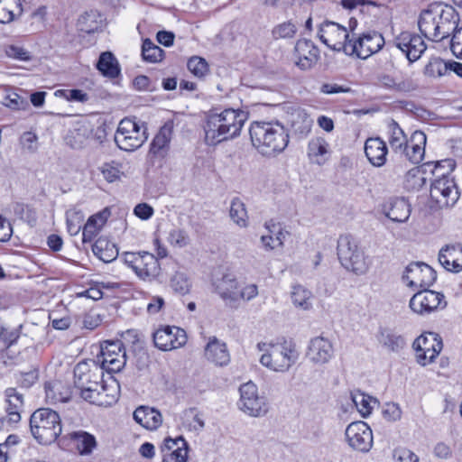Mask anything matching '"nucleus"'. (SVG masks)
<instances>
[{
	"instance_id": "1",
	"label": "nucleus",
	"mask_w": 462,
	"mask_h": 462,
	"mask_svg": "<svg viewBox=\"0 0 462 462\" xmlns=\"http://www.w3.org/2000/svg\"><path fill=\"white\" fill-rule=\"evenodd\" d=\"M459 21V14L453 6L433 3L420 13L418 27L427 40L440 42L450 37Z\"/></svg>"
},
{
	"instance_id": "2",
	"label": "nucleus",
	"mask_w": 462,
	"mask_h": 462,
	"mask_svg": "<svg viewBox=\"0 0 462 462\" xmlns=\"http://www.w3.org/2000/svg\"><path fill=\"white\" fill-rule=\"evenodd\" d=\"M246 118L244 111L231 108L220 112H208L203 125L205 143L215 146L224 141L236 138L240 134Z\"/></svg>"
},
{
	"instance_id": "3",
	"label": "nucleus",
	"mask_w": 462,
	"mask_h": 462,
	"mask_svg": "<svg viewBox=\"0 0 462 462\" xmlns=\"http://www.w3.org/2000/svg\"><path fill=\"white\" fill-rule=\"evenodd\" d=\"M249 134L252 144L263 156H275L289 143V131L278 121L254 122Z\"/></svg>"
},
{
	"instance_id": "4",
	"label": "nucleus",
	"mask_w": 462,
	"mask_h": 462,
	"mask_svg": "<svg viewBox=\"0 0 462 462\" xmlns=\"http://www.w3.org/2000/svg\"><path fill=\"white\" fill-rule=\"evenodd\" d=\"M256 346L259 351L263 352L260 363L274 372H287L299 357L295 344L291 341L259 342Z\"/></svg>"
},
{
	"instance_id": "5",
	"label": "nucleus",
	"mask_w": 462,
	"mask_h": 462,
	"mask_svg": "<svg viewBox=\"0 0 462 462\" xmlns=\"http://www.w3.org/2000/svg\"><path fill=\"white\" fill-rule=\"evenodd\" d=\"M30 430L38 443L52 444L62 431L60 416L51 408L37 409L30 417Z\"/></svg>"
},
{
	"instance_id": "6",
	"label": "nucleus",
	"mask_w": 462,
	"mask_h": 462,
	"mask_svg": "<svg viewBox=\"0 0 462 462\" xmlns=\"http://www.w3.org/2000/svg\"><path fill=\"white\" fill-rule=\"evenodd\" d=\"M337 254L341 265L356 275L369 270L371 262L357 240L350 234L341 235L337 239Z\"/></svg>"
},
{
	"instance_id": "7",
	"label": "nucleus",
	"mask_w": 462,
	"mask_h": 462,
	"mask_svg": "<svg viewBox=\"0 0 462 462\" xmlns=\"http://www.w3.org/2000/svg\"><path fill=\"white\" fill-rule=\"evenodd\" d=\"M104 371L94 359L79 362L74 367V384L80 391V395L85 401H88L92 390L99 387Z\"/></svg>"
},
{
	"instance_id": "8",
	"label": "nucleus",
	"mask_w": 462,
	"mask_h": 462,
	"mask_svg": "<svg viewBox=\"0 0 462 462\" xmlns=\"http://www.w3.org/2000/svg\"><path fill=\"white\" fill-rule=\"evenodd\" d=\"M147 128L134 120L124 118L120 121L115 134V142L124 151L133 152L141 147L147 140Z\"/></svg>"
},
{
	"instance_id": "9",
	"label": "nucleus",
	"mask_w": 462,
	"mask_h": 462,
	"mask_svg": "<svg viewBox=\"0 0 462 462\" xmlns=\"http://www.w3.org/2000/svg\"><path fill=\"white\" fill-rule=\"evenodd\" d=\"M108 374L119 373L126 364V353L120 340L106 341L94 359Z\"/></svg>"
},
{
	"instance_id": "10",
	"label": "nucleus",
	"mask_w": 462,
	"mask_h": 462,
	"mask_svg": "<svg viewBox=\"0 0 462 462\" xmlns=\"http://www.w3.org/2000/svg\"><path fill=\"white\" fill-rule=\"evenodd\" d=\"M430 199L438 208L453 207L458 200L460 193L455 180L446 173H441L430 185Z\"/></svg>"
},
{
	"instance_id": "11",
	"label": "nucleus",
	"mask_w": 462,
	"mask_h": 462,
	"mask_svg": "<svg viewBox=\"0 0 462 462\" xmlns=\"http://www.w3.org/2000/svg\"><path fill=\"white\" fill-rule=\"evenodd\" d=\"M124 261L143 280L154 279L160 273L159 261L149 252H126L124 254Z\"/></svg>"
},
{
	"instance_id": "12",
	"label": "nucleus",
	"mask_w": 462,
	"mask_h": 462,
	"mask_svg": "<svg viewBox=\"0 0 462 462\" xmlns=\"http://www.w3.org/2000/svg\"><path fill=\"white\" fill-rule=\"evenodd\" d=\"M318 37L331 50L347 54L351 39L345 26L335 22L325 21L319 27Z\"/></svg>"
},
{
	"instance_id": "13",
	"label": "nucleus",
	"mask_w": 462,
	"mask_h": 462,
	"mask_svg": "<svg viewBox=\"0 0 462 462\" xmlns=\"http://www.w3.org/2000/svg\"><path fill=\"white\" fill-rule=\"evenodd\" d=\"M239 392L238 405L245 413L253 417H261L267 413L269 407L266 398L259 395L257 386L254 383L242 384Z\"/></svg>"
},
{
	"instance_id": "14",
	"label": "nucleus",
	"mask_w": 462,
	"mask_h": 462,
	"mask_svg": "<svg viewBox=\"0 0 462 462\" xmlns=\"http://www.w3.org/2000/svg\"><path fill=\"white\" fill-rule=\"evenodd\" d=\"M384 45V39L381 33L375 31L364 32L355 40L351 39L346 55H356L365 60L378 52Z\"/></svg>"
},
{
	"instance_id": "15",
	"label": "nucleus",
	"mask_w": 462,
	"mask_h": 462,
	"mask_svg": "<svg viewBox=\"0 0 462 462\" xmlns=\"http://www.w3.org/2000/svg\"><path fill=\"white\" fill-rule=\"evenodd\" d=\"M348 445L356 451L367 453L373 447V432L364 421L351 422L345 431Z\"/></svg>"
},
{
	"instance_id": "16",
	"label": "nucleus",
	"mask_w": 462,
	"mask_h": 462,
	"mask_svg": "<svg viewBox=\"0 0 462 462\" xmlns=\"http://www.w3.org/2000/svg\"><path fill=\"white\" fill-rule=\"evenodd\" d=\"M415 293L410 300V308L418 314H429L439 308L446 307L447 302L444 300V295L428 288Z\"/></svg>"
},
{
	"instance_id": "17",
	"label": "nucleus",
	"mask_w": 462,
	"mask_h": 462,
	"mask_svg": "<svg viewBox=\"0 0 462 462\" xmlns=\"http://www.w3.org/2000/svg\"><path fill=\"white\" fill-rule=\"evenodd\" d=\"M437 279V273L430 265L417 262L410 263L402 275V280L410 287L429 288Z\"/></svg>"
},
{
	"instance_id": "18",
	"label": "nucleus",
	"mask_w": 462,
	"mask_h": 462,
	"mask_svg": "<svg viewBox=\"0 0 462 462\" xmlns=\"http://www.w3.org/2000/svg\"><path fill=\"white\" fill-rule=\"evenodd\" d=\"M186 342V331L179 327L165 326L153 333L154 346L162 351L181 347Z\"/></svg>"
},
{
	"instance_id": "19",
	"label": "nucleus",
	"mask_w": 462,
	"mask_h": 462,
	"mask_svg": "<svg viewBox=\"0 0 462 462\" xmlns=\"http://www.w3.org/2000/svg\"><path fill=\"white\" fill-rule=\"evenodd\" d=\"M393 42L406 55L410 62L419 60L427 49L425 42L420 35L409 32L400 33Z\"/></svg>"
},
{
	"instance_id": "20",
	"label": "nucleus",
	"mask_w": 462,
	"mask_h": 462,
	"mask_svg": "<svg viewBox=\"0 0 462 462\" xmlns=\"http://www.w3.org/2000/svg\"><path fill=\"white\" fill-rule=\"evenodd\" d=\"M214 291L226 302L233 306L237 302L238 282L235 274L223 273L220 276L215 275L212 280Z\"/></svg>"
},
{
	"instance_id": "21",
	"label": "nucleus",
	"mask_w": 462,
	"mask_h": 462,
	"mask_svg": "<svg viewBox=\"0 0 462 462\" xmlns=\"http://www.w3.org/2000/svg\"><path fill=\"white\" fill-rule=\"evenodd\" d=\"M306 356L315 365H325L334 356L333 344L327 337H315L309 343Z\"/></svg>"
},
{
	"instance_id": "22",
	"label": "nucleus",
	"mask_w": 462,
	"mask_h": 462,
	"mask_svg": "<svg viewBox=\"0 0 462 462\" xmlns=\"http://www.w3.org/2000/svg\"><path fill=\"white\" fill-rule=\"evenodd\" d=\"M296 66L301 70L312 69L319 59V50L310 40H298L295 47Z\"/></svg>"
},
{
	"instance_id": "23",
	"label": "nucleus",
	"mask_w": 462,
	"mask_h": 462,
	"mask_svg": "<svg viewBox=\"0 0 462 462\" xmlns=\"http://www.w3.org/2000/svg\"><path fill=\"white\" fill-rule=\"evenodd\" d=\"M162 462H187L189 445L183 437H168L161 447Z\"/></svg>"
},
{
	"instance_id": "24",
	"label": "nucleus",
	"mask_w": 462,
	"mask_h": 462,
	"mask_svg": "<svg viewBox=\"0 0 462 462\" xmlns=\"http://www.w3.org/2000/svg\"><path fill=\"white\" fill-rule=\"evenodd\" d=\"M439 262L448 272H462V245H448L442 247L439 253Z\"/></svg>"
},
{
	"instance_id": "25",
	"label": "nucleus",
	"mask_w": 462,
	"mask_h": 462,
	"mask_svg": "<svg viewBox=\"0 0 462 462\" xmlns=\"http://www.w3.org/2000/svg\"><path fill=\"white\" fill-rule=\"evenodd\" d=\"M173 132L174 123L172 120H168L154 136L151 143L150 152L155 156L165 157L170 149Z\"/></svg>"
},
{
	"instance_id": "26",
	"label": "nucleus",
	"mask_w": 462,
	"mask_h": 462,
	"mask_svg": "<svg viewBox=\"0 0 462 462\" xmlns=\"http://www.w3.org/2000/svg\"><path fill=\"white\" fill-rule=\"evenodd\" d=\"M427 137L426 134L421 131H415L410 140L407 142L405 151H402L400 153L404 155L407 160L414 164L420 163L425 153Z\"/></svg>"
},
{
	"instance_id": "27",
	"label": "nucleus",
	"mask_w": 462,
	"mask_h": 462,
	"mask_svg": "<svg viewBox=\"0 0 462 462\" xmlns=\"http://www.w3.org/2000/svg\"><path fill=\"white\" fill-rule=\"evenodd\" d=\"M383 212L392 221L403 223L409 219L411 206L405 199L394 198L383 205Z\"/></svg>"
},
{
	"instance_id": "28",
	"label": "nucleus",
	"mask_w": 462,
	"mask_h": 462,
	"mask_svg": "<svg viewBox=\"0 0 462 462\" xmlns=\"http://www.w3.org/2000/svg\"><path fill=\"white\" fill-rule=\"evenodd\" d=\"M205 356L216 365L224 366L229 364L230 355L226 343L218 340L216 337L209 338L205 347Z\"/></svg>"
},
{
	"instance_id": "29",
	"label": "nucleus",
	"mask_w": 462,
	"mask_h": 462,
	"mask_svg": "<svg viewBox=\"0 0 462 462\" xmlns=\"http://www.w3.org/2000/svg\"><path fill=\"white\" fill-rule=\"evenodd\" d=\"M388 149L380 137L368 138L365 143V153L368 161L376 167L384 165Z\"/></svg>"
},
{
	"instance_id": "30",
	"label": "nucleus",
	"mask_w": 462,
	"mask_h": 462,
	"mask_svg": "<svg viewBox=\"0 0 462 462\" xmlns=\"http://www.w3.org/2000/svg\"><path fill=\"white\" fill-rule=\"evenodd\" d=\"M134 419L143 428L153 430L162 422V416L159 411L148 406H140L134 411Z\"/></svg>"
},
{
	"instance_id": "31",
	"label": "nucleus",
	"mask_w": 462,
	"mask_h": 462,
	"mask_svg": "<svg viewBox=\"0 0 462 462\" xmlns=\"http://www.w3.org/2000/svg\"><path fill=\"white\" fill-rule=\"evenodd\" d=\"M378 81L384 88L397 92H411L418 88L417 82L411 75H405L397 80L391 75L382 74L378 77Z\"/></svg>"
},
{
	"instance_id": "32",
	"label": "nucleus",
	"mask_w": 462,
	"mask_h": 462,
	"mask_svg": "<svg viewBox=\"0 0 462 462\" xmlns=\"http://www.w3.org/2000/svg\"><path fill=\"white\" fill-rule=\"evenodd\" d=\"M119 386L116 389H110V387L102 383L97 390H92L91 395H88L87 402L98 405V406H111L118 400Z\"/></svg>"
},
{
	"instance_id": "33",
	"label": "nucleus",
	"mask_w": 462,
	"mask_h": 462,
	"mask_svg": "<svg viewBox=\"0 0 462 462\" xmlns=\"http://www.w3.org/2000/svg\"><path fill=\"white\" fill-rule=\"evenodd\" d=\"M44 389L46 401L51 404L67 402L71 398L69 387L63 384L60 381L47 383Z\"/></svg>"
},
{
	"instance_id": "34",
	"label": "nucleus",
	"mask_w": 462,
	"mask_h": 462,
	"mask_svg": "<svg viewBox=\"0 0 462 462\" xmlns=\"http://www.w3.org/2000/svg\"><path fill=\"white\" fill-rule=\"evenodd\" d=\"M376 338L383 347L391 352H399L406 345L402 336L389 328H380Z\"/></svg>"
},
{
	"instance_id": "35",
	"label": "nucleus",
	"mask_w": 462,
	"mask_h": 462,
	"mask_svg": "<svg viewBox=\"0 0 462 462\" xmlns=\"http://www.w3.org/2000/svg\"><path fill=\"white\" fill-rule=\"evenodd\" d=\"M93 254L104 263H111L118 256L116 245L106 237H99L92 245Z\"/></svg>"
},
{
	"instance_id": "36",
	"label": "nucleus",
	"mask_w": 462,
	"mask_h": 462,
	"mask_svg": "<svg viewBox=\"0 0 462 462\" xmlns=\"http://www.w3.org/2000/svg\"><path fill=\"white\" fill-rule=\"evenodd\" d=\"M97 69L100 73L109 79H116L120 75V66L115 57L110 51L102 52L97 63Z\"/></svg>"
},
{
	"instance_id": "37",
	"label": "nucleus",
	"mask_w": 462,
	"mask_h": 462,
	"mask_svg": "<svg viewBox=\"0 0 462 462\" xmlns=\"http://www.w3.org/2000/svg\"><path fill=\"white\" fill-rule=\"evenodd\" d=\"M388 143L391 149L397 153L405 151L407 146V136L397 122L391 120L387 125Z\"/></svg>"
},
{
	"instance_id": "38",
	"label": "nucleus",
	"mask_w": 462,
	"mask_h": 462,
	"mask_svg": "<svg viewBox=\"0 0 462 462\" xmlns=\"http://www.w3.org/2000/svg\"><path fill=\"white\" fill-rule=\"evenodd\" d=\"M69 439L75 442L76 448L80 455H89L97 447L96 438L87 431H73L69 433Z\"/></svg>"
},
{
	"instance_id": "39",
	"label": "nucleus",
	"mask_w": 462,
	"mask_h": 462,
	"mask_svg": "<svg viewBox=\"0 0 462 462\" xmlns=\"http://www.w3.org/2000/svg\"><path fill=\"white\" fill-rule=\"evenodd\" d=\"M106 221V212L97 213L91 216L83 226L82 241L83 243L91 242L101 230Z\"/></svg>"
},
{
	"instance_id": "40",
	"label": "nucleus",
	"mask_w": 462,
	"mask_h": 462,
	"mask_svg": "<svg viewBox=\"0 0 462 462\" xmlns=\"http://www.w3.org/2000/svg\"><path fill=\"white\" fill-rule=\"evenodd\" d=\"M328 152V143L323 138L312 139L308 144V156L315 163L321 165L325 162L324 156Z\"/></svg>"
},
{
	"instance_id": "41",
	"label": "nucleus",
	"mask_w": 462,
	"mask_h": 462,
	"mask_svg": "<svg viewBox=\"0 0 462 462\" xmlns=\"http://www.w3.org/2000/svg\"><path fill=\"white\" fill-rule=\"evenodd\" d=\"M442 346L443 344L441 337L434 332L422 334L413 342V348L415 349L416 353L435 347H438L439 350H441Z\"/></svg>"
},
{
	"instance_id": "42",
	"label": "nucleus",
	"mask_w": 462,
	"mask_h": 462,
	"mask_svg": "<svg viewBox=\"0 0 462 462\" xmlns=\"http://www.w3.org/2000/svg\"><path fill=\"white\" fill-rule=\"evenodd\" d=\"M351 399L363 417H366L371 413L373 410L372 403H377V400L375 398L365 394L359 390L351 393Z\"/></svg>"
},
{
	"instance_id": "43",
	"label": "nucleus",
	"mask_w": 462,
	"mask_h": 462,
	"mask_svg": "<svg viewBox=\"0 0 462 462\" xmlns=\"http://www.w3.org/2000/svg\"><path fill=\"white\" fill-rule=\"evenodd\" d=\"M230 218L233 220L235 224H236L240 227H246L248 225V216L245 206L244 202L238 199L235 198L231 201L230 209H229Z\"/></svg>"
},
{
	"instance_id": "44",
	"label": "nucleus",
	"mask_w": 462,
	"mask_h": 462,
	"mask_svg": "<svg viewBox=\"0 0 462 462\" xmlns=\"http://www.w3.org/2000/svg\"><path fill=\"white\" fill-rule=\"evenodd\" d=\"M164 51L154 44L150 39H145L142 45V57L150 63H157L162 60Z\"/></svg>"
},
{
	"instance_id": "45",
	"label": "nucleus",
	"mask_w": 462,
	"mask_h": 462,
	"mask_svg": "<svg viewBox=\"0 0 462 462\" xmlns=\"http://www.w3.org/2000/svg\"><path fill=\"white\" fill-rule=\"evenodd\" d=\"M312 293L301 285H295L291 291V300L296 307L304 310H310L312 307L311 303Z\"/></svg>"
},
{
	"instance_id": "46",
	"label": "nucleus",
	"mask_w": 462,
	"mask_h": 462,
	"mask_svg": "<svg viewBox=\"0 0 462 462\" xmlns=\"http://www.w3.org/2000/svg\"><path fill=\"white\" fill-rule=\"evenodd\" d=\"M430 66L432 69L436 68L439 76L445 75L448 70H450L462 78V63L460 62L436 59L430 63Z\"/></svg>"
},
{
	"instance_id": "47",
	"label": "nucleus",
	"mask_w": 462,
	"mask_h": 462,
	"mask_svg": "<svg viewBox=\"0 0 462 462\" xmlns=\"http://www.w3.org/2000/svg\"><path fill=\"white\" fill-rule=\"evenodd\" d=\"M88 136V129L80 126L69 131L66 137L67 143L73 149H80L84 146Z\"/></svg>"
},
{
	"instance_id": "48",
	"label": "nucleus",
	"mask_w": 462,
	"mask_h": 462,
	"mask_svg": "<svg viewBox=\"0 0 462 462\" xmlns=\"http://www.w3.org/2000/svg\"><path fill=\"white\" fill-rule=\"evenodd\" d=\"M293 116H296L297 119H292L291 126L293 127L295 133L299 134L300 136H306L311 129L312 120L307 116L306 113L301 111L297 112Z\"/></svg>"
},
{
	"instance_id": "49",
	"label": "nucleus",
	"mask_w": 462,
	"mask_h": 462,
	"mask_svg": "<svg viewBox=\"0 0 462 462\" xmlns=\"http://www.w3.org/2000/svg\"><path fill=\"white\" fill-rule=\"evenodd\" d=\"M97 14L95 12L85 13L78 20V28L83 32L92 33L96 32L99 23L97 21Z\"/></svg>"
},
{
	"instance_id": "50",
	"label": "nucleus",
	"mask_w": 462,
	"mask_h": 462,
	"mask_svg": "<svg viewBox=\"0 0 462 462\" xmlns=\"http://www.w3.org/2000/svg\"><path fill=\"white\" fill-rule=\"evenodd\" d=\"M20 333L17 329H9L0 326V351L8 350L19 338Z\"/></svg>"
},
{
	"instance_id": "51",
	"label": "nucleus",
	"mask_w": 462,
	"mask_h": 462,
	"mask_svg": "<svg viewBox=\"0 0 462 462\" xmlns=\"http://www.w3.org/2000/svg\"><path fill=\"white\" fill-rule=\"evenodd\" d=\"M83 222V216L80 212L67 211L66 212V224L67 230L70 236H76L79 233Z\"/></svg>"
},
{
	"instance_id": "52",
	"label": "nucleus",
	"mask_w": 462,
	"mask_h": 462,
	"mask_svg": "<svg viewBox=\"0 0 462 462\" xmlns=\"http://www.w3.org/2000/svg\"><path fill=\"white\" fill-rule=\"evenodd\" d=\"M18 0H0V23H8L14 21V8L16 7L19 3Z\"/></svg>"
},
{
	"instance_id": "53",
	"label": "nucleus",
	"mask_w": 462,
	"mask_h": 462,
	"mask_svg": "<svg viewBox=\"0 0 462 462\" xmlns=\"http://www.w3.org/2000/svg\"><path fill=\"white\" fill-rule=\"evenodd\" d=\"M297 32V25L291 21L278 24L273 30V35L275 39L292 38Z\"/></svg>"
},
{
	"instance_id": "54",
	"label": "nucleus",
	"mask_w": 462,
	"mask_h": 462,
	"mask_svg": "<svg viewBox=\"0 0 462 462\" xmlns=\"http://www.w3.org/2000/svg\"><path fill=\"white\" fill-rule=\"evenodd\" d=\"M187 67L189 70L198 78L205 76L208 70V65L206 60L198 56L191 57L188 60Z\"/></svg>"
},
{
	"instance_id": "55",
	"label": "nucleus",
	"mask_w": 462,
	"mask_h": 462,
	"mask_svg": "<svg viewBox=\"0 0 462 462\" xmlns=\"http://www.w3.org/2000/svg\"><path fill=\"white\" fill-rule=\"evenodd\" d=\"M38 379L39 373L36 369L28 372H21L15 374V382L23 389L31 388Z\"/></svg>"
},
{
	"instance_id": "56",
	"label": "nucleus",
	"mask_w": 462,
	"mask_h": 462,
	"mask_svg": "<svg viewBox=\"0 0 462 462\" xmlns=\"http://www.w3.org/2000/svg\"><path fill=\"white\" fill-rule=\"evenodd\" d=\"M55 95L71 102L85 103L88 100V95L81 89H60Z\"/></svg>"
},
{
	"instance_id": "57",
	"label": "nucleus",
	"mask_w": 462,
	"mask_h": 462,
	"mask_svg": "<svg viewBox=\"0 0 462 462\" xmlns=\"http://www.w3.org/2000/svg\"><path fill=\"white\" fill-rule=\"evenodd\" d=\"M451 39L449 41V48L451 52L457 59L462 60V25L459 24L452 31Z\"/></svg>"
},
{
	"instance_id": "58",
	"label": "nucleus",
	"mask_w": 462,
	"mask_h": 462,
	"mask_svg": "<svg viewBox=\"0 0 462 462\" xmlns=\"http://www.w3.org/2000/svg\"><path fill=\"white\" fill-rule=\"evenodd\" d=\"M5 52L7 57L20 60V61H29L32 60V56L30 52L25 50L23 47L19 45H6L5 47Z\"/></svg>"
},
{
	"instance_id": "59",
	"label": "nucleus",
	"mask_w": 462,
	"mask_h": 462,
	"mask_svg": "<svg viewBox=\"0 0 462 462\" xmlns=\"http://www.w3.org/2000/svg\"><path fill=\"white\" fill-rule=\"evenodd\" d=\"M171 288L180 294H186L189 291L190 283L183 273H176L171 279Z\"/></svg>"
},
{
	"instance_id": "60",
	"label": "nucleus",
	"mask_w": 462,
	"mask_h": 462,
	"mask_svg": "<svg viewBox=\"0 0 462 462\" xmlns=\"http://www.w3.org/2000/svg\"><path fill=\"white\" fill-rule=\"evenodd\" d=\"M4 105L13 110H21L29 107L28 101L14 92L8 94L5 97Z\"/></svg>"
},
{
	"instance_id": "61",
	"label": "nucleus",
	"mask_w": 462,
	"mask_h": 462,
	"mask_svg": "<svg viewBox=\"0 0 462 462\" xmlns=\"http://www.w3.org/2000/svg\"><path fill=\"white\" fill-rule=\"evenodd\" d=\"M265 227L268 229L269 233L273 234L274 236L276 248L282 246L289 232L283 231L281 226L279 224H275L273 220L266 222Z\"/></svg>"
},
{
	"instance_id": "62",
	"label": "nucleus",
	"mask_w": 462,
	"mask_h": 462,
	"mask_svg": "<svg viewBox=\"0 0 462 462\" xmlns=\"http://www.w3.org/2000/svg\"><path fill=\"white\" fill-rule=\"evenodd\" d=\"M168 241L172 245L184 247L189 244V236L182 229L173 228L169 233Z\"/></svg>"
},
{
	"instance_id": "63",
	"label": "nucleus",
	"mask_w": 462,
	"mask_h": 462,
	"mask_svg": "<svg viewBox=\"0 0 462 462\" xmlns=\"http://www.w3.org/2000/svg\"><path fill=\"white\" fill-rule=\"evenodd\" d=\"M5 396L6 398V403L9 406H14V408H23V395L19 393L16 388H7L5 391Z\"/></svg>"
},
{
	"instance_id": "64",
	"label": "nucleus",
	"mask_w": 462,
	"mask_h": 462,
	"mask_svg": "<svg viewBox=\"0 0 462 462\" xmlns=\"http://www.w3.org/2000/svg\"><path fill=\"white\" fill-rule=\"evenodd\" d=\"M100 171L105 180L108 182H114L119 180L121 176L120 170L114 165V163H104L100 167Z\"/></svg>"
}]
</instances>
